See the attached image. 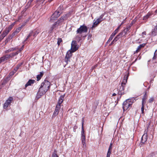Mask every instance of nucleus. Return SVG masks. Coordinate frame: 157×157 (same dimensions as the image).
I'll return each mask as SVG.
<instances>
[{"instance_id": "f257e3e1", "label": "nucleus", "mask_w": 157, "mask_h": 157, "mask_svg": "<svg viewBox=\"0 0 157 157\" xmlns=\"http://www.w3.org/2000/svg\"><path fill=\"white\" fill-rule=\"evenodd\" d=\"M50 82L47 80H44L41 84L37 93V95L40 96L44 94L49 88Z\"/></svg>"}, {"instance_id": "f03ea898", "label": "nucleus", "mask_w": 157, "mask_h": 157, "mask_svg": "<svg viewBox=\"0 0 157 157\" xmlns=\"http://www.w3.org/2000/svg\"><path fill=\"white\" fill-rule=\"evenodd\" d=\"M69 17V14H67L63 15L58 20L55 22L54 24L51 27L50 31H52V30L56 27V25L58 24L59 25L63 21L66 20Z\"/></svg>"}, {"instance_id": "7ed1b4c3", "label": "nucleus", "mask_w": 157, "mask_h": 157, "mask_svg": "<svg viewBox=\"0 0 157 157\" xmlns=\"http://www.w3.org/2000/svg\"><path fill=\"white\" fill-rule=\"evenodd\" d=\"M59 8L51 16L50 21L51 22H53L54 20L56 19L61 13V12L59 11Z\"/></svg>"}, {"instance_id": "20e7f679", "label": "nucleus", "mask_w": 157, "mask_h": 157, "mask_svg": "<svg viewBox=\"0 0 157 157\" xmlns=\"http://www.w3.org/2000/svg\"><path fill=\"white\" fill-rule=\"evenodd\" d=\"M131 100V99H128L124 102L123 106L124 111L127 110L132 105V102Z\"/></svg>"}, {"instance_id": "39448f33", "label": "nucleus", "mask_w": 157, "mask_h": 157, "mask_svg": "<svg viewBox=\"0 0 157 157\" xmlns=\"http://www.w3.org/2000/svg\"><path fill=\"white\" fill-rule=\"evenodd\" d=\"M88 29L85 25H81L79 28L77 29L76 32L77 34H81L82 33H86L87 32Z\"/></svg>"}, {"instance_id": "423d86ee", "label": "nucleus", "mask_w": 157, "mask_h": 157, "mask_svg": "<svg viewBox=\"0 0 157 157\" xmlns=\"http://www.w3.org/2000/svg\"><path fill=\"white\" fill-rule=\"evenodd\" d=\"M13 99L12 97H10L5 103L3 107L4 109H6L9 105H10Z\"/></svg>"}, {"instance_id": "0eeeda50", "label": "nucleus", "mask_w": 157, "mask_h": 157, "mask_svg": "<svg viewBox=\"0 0 157 157\" xmlns=\"http://www.w3.org/2000/svg\"><path fill=\"white\" fill-rule=\"evenodd\" d=\"M125 86L122 85L121 84V86L120 87L118 92V94L121 95H122L124 94V90Z\"/></svg>"}, {"instance_id": "6e6552de", "label": "nucleus", "mask_w": 157, "mask_h": 157, "mask_svg": "<svg viewBox=\"0 0 157 157\" xmlns=\"http://www.w3.org/2000/svg\"><path fill=\"white\" fill-rule=\"evenodd\" d=\"M146 94V92H145V93L144 94V96L143 97V98L142 99V106L141 108V110L142 111V113H144V103H145L146 101V98H145V96Z\"/></svg>"}, {"instance_id": "1a4fd4ad", "label": "nucleus", "mask_w": 157, "mask_h": 157, "mask_svg": "<svg viewBox=\"0 0 157 157\" xmlns=\"http://www.w3.org/2000/svg\"><path fill=\"white\" fill-rule=\"evenodd\" d=\"M147 140V132L145 133L142 136L141 138L142 143H145L146 142Z\"/></svg>"}, {"instance_id": "9d476101", "label": "nucleus", "mask_w": 157, "mask_h": 157, "mask_svg": "<svg viewBox=\"0 0 157 157\" xmlns=\"http://www.w3.org/2000/svg\"><path fill=\"white\" fill-rule=\"evenodd\" d=\"M24 26V25H21V27L17 28L16 30L13 33V35L15 36L17 35L21 31L22 27Z\"/></svg>"}, {"instance_id": "9b49d317", "label": "nucleus", "mask_w": 157, "mask_h": 157, "mask_svg": "<svg viewBox=\"0 0 157 157\" xmlns=\"http://www.w3.org/2000/svg\"><path fill=\"white\" fill-rule=\"evenodd\" d=\"M9 59L8 55H6L0 58V63L4 62Z\"/></svg>"}, {"instance_id": "f8f14e48", "label": "nucleus", "mask_w": 157, "mask_h": 157, "mask_svg": "<svg viewBox=\"0 0 157 157\" xmlns=\"http://www.w3.org/2000/svg\"><path fill=\"white\" fill-rule=\"evenodd\" d=\"M64 96L65 94L61 95L59 98L58 101V104L57 105H59V107H60V105L62 104L63 101Z\"/></svg>"}, {"instance_id": "ddd939ff", "label": "nucleus", "mask_w": 157, "mask_h": 157, "mask_svg": "<svg viewBox=\"0 0 157 157\" xmlns=\"http://www.w3.org/2000/svg\"><path fill=\"white\" fill-rule=\"evenodd\" d=\"M128 75H126L124 76L122 82L121 83V84L122 85H124V86H125V84L127 82V80L128 78Z\"/></svg>"}, {"instance_id": "4468645a", "label": "nucleus", "mask_w": 157, "mask_h": 157, "mask_svg": "<svg viewBox=\"0 0 157 157\" xmlns=\"http://www.w3.org/2000/svg\"><path fill=\"white\" fill-rule=\"evenodd\" d=\"M9 33L8 31L6 30L4 31L2 33L0 36V40H2Z\"/></svg>"}, {"instance_id": "2eb2a0df", "label": "nucleus", "mask_w": 157, "mask_h": 157, "mask_svg": "<svg viewBox=\"0 0 157 157\" xmlns=\"http://www.w3.org/2000/svg\"><path fill=\"white\" fill-rule=\"evenodd\" d=\"M60 107L59 106V105H57L56 108L55 110L53 113V115L54 116H56L59 113V110L60 109Z\"/></svg>"}, {"instance_id": "dca6fc26", "label": "nucleus", "mask_w": 157, "mask_h": 157, "mask_svg": "<svg viewBox=\"0 0 157 157\" xmlns=\"http://www.w3.org/2000/svg\"><path fill=\"white\" fill-rule=\"evenodd\" d=\"M102 21L101 20L98 18L94 22L93 25L92 26V28L94 27L98 26L99 23Z\"/></svg>"}, {"instance_id": "f3484780", "label": "nucleus", "mask_w": 157, "mask_h": 157, "mask_svg": "<svg viewBox=\"0 0 157 157\" xmlns=\"http://www.w3.org/2000/svg\"><path fill=\"white\" fill-rule=\"evenodd\" d=\"M35 80H34L30 79L25 85V88L29 86H31L32 84L34 83Z\"/></svg>"}, {"instance_id": "a211bd4d", "label": "nucleus", "mask_w": 157, "mask_h": 157, "mask_svg": "<svg viewBox=\"0 0 157 157\" xmlns=\"http://www.w3.org/2000/svg\"><path fill=\"white\" fill-rule=\"evenodd\" d=\"M78 48V47L76 46L71 45V49L70 50L71 52H73L76 51Z\"/></svg>"}, {"instance_id": "6ab92c4d", "label": "nucleus", "mask_w": 157, "mask_h": 157, "mask_svg": "<svg viewBox=\"0 0 157 157\" xmlns=\"http://www.w3.org/2000/svg\"><path fill=\"white\" fill-rule=\"evenodd\" d=\"M116 31H114V32L109 37L107 42H110V41H111L113 38L114 36L116 35V34L117 33L116 32Z\"/></svg>"}, {"instance_id": "aec40b11", "label": "nucleus", "mask_w": 157, "mask_h": 157, "mask_svg": "<svg viewBox=\"0 0 157 157\" xmlns=\"http://www.w3.org/2000/svg\"><path fill=\"white\" fill-rule=\"evenodd\" d=\"M72 53L71 52V50H69V51L67 52L65 58L70 59L72 56Z\"/></svg>"}, {"instance_id": "412c9836", "label": "nucleus", "mask_w": 157, "mask_h": 157, "mask_svg": "<svg viewBox=\"0 0 157 157\" xmlns=\"http://www.w3.org/2000/svg\"><path fill=\"white\" fill-rule=\"evenodd\" d=\"M44 74V72H40V73L39 75H38L36 77V78L37 79V81L39 80L42 77Z\"/></svg>"}, {"instance_id": "4be33fe9", "label": "nucleus", "mask_w": 157, "mask_h": 157, "mask_svg": "<svg viewBox=\"0 0 157 157\" xmlns=\"http://www.w3.org/2000/svg\"><path fill=\"white\" fill-rule=\"evenodd\" d=\"M15 24V22L14 23H13L11 25H10L8 27L7 29H6V30L7 31H8L9 32H10V31L11 30L12 28L13 27V26Z\"/></svg>"}, {"instance_id": "5701e85b", "label": "nucleus", "mask_w": 157, "mask_h": 157, "mask_svg": "<svg viewBox=\"0 0 157 157\" xmlns=\"http://www.w3.org/2000/svg\"><path fill=\"white\" fill-rule=\"evenodd\" d=\"M125 35V33L123 32V31L122 32L120 33L119 34L117 35L118 36H119L120 38L124 36Z\"/></svg>"}, {"instance_id": "b1692460", "label": "nucleus", "mask_w": 157, "mask_h": 157, "mask_svg": "<svg viewBox=\"0 0 157 157\" xmlns=\"http://www.w3.org/2000/svg\"><path fill=\"white\" fill-rule=\"evenodd\" d=\"M40 31L39 30H37L34 32H33V36L34 37L36 36L39 33Z\"/></svg>"}, {"instance_id": "393cba45", "label": "nucleus", "mask_w": 157, "mask_h": 157, "mask_svg": "<svg viewBox=\"0 0 157 157\" xmlns=\"http://www.w3.org/2000/svg\"><path fill=\"white\" fill-rule=\"evenodd\" d=\"M82 143L83 145V147L86 146V143H85V141H86V138H84V137L83 138H82Z\"/></svg>"}, {"instance_id": "a878e982", "label": "nucleus", "mask_w": 157, "mask_h": 157, "mask_svg": "<svg viewBox=\"0 0 157 157\" xmlns=\"http://www.w3.org/2000/svg\"><path fill=\"white\" fill-rule=\"evenodd\" d=\"M18 54V52H13L10 53L12 57L13 58L14 56H17Z\"/></svg>"}, {"instance_id": "bb28decb", "label": "nucleus", "mask_w": 157, "mask_h": 157, "mask_svg": "<svg viewBox=\"0 0 157 157\" xmlns=\"http://www.w3.org/2000/svg\"><path fill=\"white\" fill-rule=\"evenodd\" d=\"M130 29V27H129L124 29L123 31L126 34L129 31Z\"/></svg>"}, {"instance_id": "cd10ccee", "label": "nucleus", "mask_w": 157, "mask_h": 157, "mask_svg": "<svg viewBox=\"0 0 157 157\" xmlns=\"http://www.w3.org/2000/svg\"><path fill=\"white\" fill-rule=\"evenodd\" d=\"M21 65V64H18L17 65V67L15 68L13 70V71L15 72H16V71L18 70V69L19 68V67H20Z\"/></svg>"}, {"instance_id": "c85d7f7f", "label": "nucleus", "mask_w": 157, "mask_h": 157, "mask_svg": "<svg viewBox=\"0 0 157 157\" xmlns=\"http://www.w3.org/2000/svg\"><path fill=\"white\" fill-rule=\"evenodd\" d=\"M77 43L75 40H73L71 44V45L77 46Z\"/></svg>"}, {"instance_id": "c756f323", "label": "nucleus", "mask_w": 157, "mask_h": 157, "mask_svg": "<svg viewBox=\"0 0 157 157\" xmlns=\"http://www.w3.org/2000/svg\"><path fill=\"white\" fill-rule=\"evenodd\" d=\"M81 36H77L76 37V39L78 41H79L81 40Z\"/></svg>"}, {"instance_id": "7c9ffc66", "label": "nucleus", "mask_w": 157, "mask_h": 157, "mask_svg": "<svg viewBox=\"0 0 157 157\" xmlns=\"http://www.w3.org/2000/svg\"><path fill=\"white\" fill-rule=\"evenodd\" d=\"M82 132L81 133H84V131L83 128V119H82Z\"/></svg>"}, {"instance_id": "2f4dec72", "label": "nucleus", "mask_w": 157, "mask_h": 157, "mask_svg": "<svg viewBox=\"0 0 157 157\" xmlns=\"http://www.w3.org/2000/svg\"><path fill=\"white\" fill-rule=\"evenodd\" d=\"M157 57V49L155 51L154 53V56H153V59H154Z\"/></svg>"}, {"instance_id": "473e14b6", "label": "nucleus", "mask_w": 157, "mask_h": 157, "mask_svg": "<svg viewBox=\"0 0 157 157\" xmlns=\"http://www.w3.org/2000/svg\"><path fill=\"white\" fill-rule=\"evenodd\" d=\"M154 100V98L153 97H151L150 98L149 100V102L150 103L153 102Z\"/></svg>"}, {"instance_id": "72a5a7b5", "label": "nucleus", "mask_w": 157, "mask_h": 157, "mask_svg": "<svg viewBox=\"0 0 157 157\" xmlns=\"http://www.w3.org/2000/svg\"><path fill=\"white\" fill-rule=\"evenodd\" d=\"M104 16V14H102L101 15V16L99 17V18H98L99 19L101 20V21H102L103 19V17Z\"/></svg>"}, {"instance_id": "f704fd0d", "label": "nucleus", "mask_w": 157, "mask_h": 157, "mask_svg": "<svg viewBox=\"0 0 157 157\" xmlns=\"http://www.w3.org/2000/svg\"><path fill=\"white\" fill-rule=\"evenodd\" d=\"M120 37L118 36V35L114 38V39L113 40V41H114V42H116L119 39Z\"/></svg>"}, {"instance_id": "c9c22d12", "label": "nucleus", "mask_w": 157, "mask_h": 157, "mask_svg": "<svg viewBox=\"0 0 157 157\" xmlns=\"http://www.w3.org/2000/svg\"><path fill=\"white\" fill-rule=\"evenodd\" d=\"M14 35H13V33L11 35H9L8 37L7 38L9 40H11L13 37L14 36Z\"/></svg>"}, {"instance_id": "e433bc0d", "label": "nucleus", "mask_w": 157, "mask_h": 157, "mask_svg": "<svg viewBox=\"0 0 157 157\" xmlns=\"http://www.w3.org/2000/svg\"><path fill=\"white\" fill-rule=\"evenodd\" d=\"M62 41V39L61 38H58V39L57 44L58 45H59L60 43Z\"/></svg>"}, {"instance_id": "4c0bfd02", "label": "nucleus", "mask_w": 157, "mask_h": 157, "mask_svg": "<svg viewBox=\"0 0 157 157\" xmlns=\"http://www.w3.org/2000/svg\"><path fill=\"white\" fill-rule=\"evenodd\" d=\"M65 62L66 63V64H68V62H70L69 58H65Z\"/></svg>"}, {"instance_id": "58836bf2", "label": "nucleus", "mask_w": 157, "mask_h": 157, "mask_svg": "<svg viewBox=\"0 0 157 157\" xmlns=\"http://www.w3.org/2000/svg\"><path fill=\"white\" fill-rule=\"evenodd\" d=\"M112 144L111 143L110 144V145L109 147V149H108V151H112Z\"/></svg>"}, {"instance_id": "ea45409f", "label": "nucleus", "mask_w": 157, "mask_h": 157, "mask_svg": "<svg viewBox=\"0 0 157 157\" xmlns=\"http://www.w3.org/2000/svg\"><path fill=\"white\" fill-rule=\"evenodd\" d=\"M52 157H59L56 152H54L52 154Z\"/></svg>"}, {"instance_id": "a19ab883", "label": "nucleus", "mask_w": 157, "mask_h": 157, "mask_svg": "<svg viewBox=\"0 0 157 157\" xmlns=\"http://www.w3.org/2000/svg\"><path fill=\"white\" fill-rule=\"evenodd\" d=\"M12 51H13L15 50H16L18 49V48L17 47L12 48H11Z\"/></svg>"}, {"instance_id": "79ce46f5", "label": "nucleus", "mask_w": 157, "mask_h": 157, "mask_svg": "<svg viewBox=\"0 0 157 157\" xmlns=\"http://www.w3.org/2000/svg\"><path fill=\"white\" fill-rule=\"evenodd\" d=\"M111 153V151H108L107 154V157H110V155Z\"/></svg>"}, {"instance_id": "37998d69", "label": "nucleus", "mask_w": 157, "mask_h": 157, "mask_svg": "<svg viewBox=\"0 0 157 157\" xmlns=\"http://www.w3.org/2000/svg\"><path fill=\"white\" fill-rule=\"evenodd\" d=\"M12 51H11V48H10L9 49L7 50H6L5 52V53H9L10 52H11Z\"/></svg>"}, {"instance_id": "c03bdc74", "label": "nucleus", "mask_w": 157, "mask_h": 157, "mask_svg": "<svg viewBox=\"0 0 157 157\" xmlns=\"http://www.w3.org/2000/svg\"><path fill=\"white\" fill-rule=\"evenodd\" d=\"M81 135H82L81 139L83 138V137H84V138H86L85 136V134H84V133H81Z\"/></svg>"}, {"instance_id": "a18cd8bd", "label": "nucleus", "mask_w": 157, "mask_h": 157, "mask_svg": "<svg viewBox=\"0 0 157 157\" xmlns=\"http://www.w3.org/2000/svg\"><path fill=\"white\" fill-rule=\"evenodd\" d=\"M121 26V25H120L115 30V31H116L117 33H118V32L119 31V29L120 28V26Z\"/></svg>"}, {"instance_id": "49530a36", "label": "nucleus", "mask_w": 157, "mask_h": 157, "mask_svg": "<svg viewBox=\"0 0 157 157\" xmlns=\"http://www.w3.org/2000/svg\"><path fill=\"white\" fill-rule=\"evenodd\" d=\"M16 72H14V71L13 70V71L11 72L10 73V75L11 76H13L14 74Z\"/></svg>"}, {"instance_id": "de8ad7c7", "label": "nucleus", "mask_w": 157, "mask_h": 157, "mask_svg": "<svg viewBox=\"0 0 157 157\" xmlns=\"http://www.w3.org/2000/svg\"><path fill=\"white\" fill-rule=\"evenodd\" d=\"M23 48H21L20 49H18L17 50H18L17 52H18V53L20 52H21L23 50Z\"/></svg>"}, {"instance_id": "09e8293b", "label": "nucleus", "mask_w": 157, "mask_h": 157, "mask_svg": "<svg viewBox=\"0 0 157 157\" xmlns=\"http://www.w3.org/2000/svg\"><path fill=\"white\" fill-rule=\"evenodd\" d=\"M33 31H31V32H30V33H29V34L28 35V36L30 37V36H32V35H33Z\"/></svg>"}, {"instance_id": "8fccbe9b", "label": "nucleus", "mask_w": 157, "mask_h": 157, "mask_svg": "<svg viewBox=\"0 0 157 157\" xmlns=\"http://www.w3.org/2000/svg\"><path fill=\"white\" fill-rule=\"evenodd\" d=\"M145 44H140V46L141 48H142L145 46Z\"/></svg>"}, {"instance_id": "3c124183", "label": "nucleus", "mask_w": 157, "mask_h": 157, "mask_svg": "<svg viewBox=\"0 0 157 157\" xmlns=\"http://www.w3.org/2000/svg\"><path fill=\"white\" fill-rule=\"evenodd\" d=\"M155 156L154 153H151V154L150 155V157H151V156L153 157V156Z\"/></svg>"}, {"instance_id": "603ef678", "label": "nucleus", "mask_w": 157, "mask_h": 157, "mask_svg": "<svg viewBox=\"0 0 157 157\" xmlns=\"http://www.w3.org/2000/svg\"><path fill=\"white\" fill-rule=\"evenodd\" d=\"M10 40L7 38L5 41V44H6Z\"/></svg>"}, {"instance_id": "864d4df0", "label": "nucleus", "mask_w": 157, "mask_h": 157, "mask_svg": "<svg viewBox=\"0 0 157 157\" xmlns=\"http://www.w3.org/2000/svg\"><path fill=\"white\" fill-rule=\"evenodd\" d=\"M8 56V57H9V59L10 58H12V57L11 56V55L10 54H7Z\"/></svg>"}, {"instance_id": "5fc2aeb1", "label": "nucleus", "mask_w": 157, "mask_h": 157, "mask_svg": "<svg viewBox=\"0 0 157 157\" xmlns=\"http://www.w3.org/2000/svg\"><path fill=\"white\" fill-rule=\"evenodd\" d=\"M139 50H138L137 49L136 51L134 52V54H135V53H137V52H139Z\"/></svg>"}, {"instance_id": "6e6d98bb", "label": "nucleus", "mask_w": 157, "mask_h": 157, "mask_svg": "<svg viewBox=\"0 0 157 157\" xmlns=\"http://www.w3.org/2000/svg\"><path fill=\"white\" fill-rule=\"evenodd\" d=\"M141 48L139 45V46H138L137 49L138 50H139V51H140V50Z\"/></svg>"}, {"instance_id": "4d7b16f0", "label": "nucleus", "mask_w": 157, "mask_h": 157, "mask_svg": "<svg viewBox=\"0 0 157 157\" xmlns=\"http://www.w3.org/2000/svg\"><path fill=\"white\" fill-rule=\"evenodd\" d=\"M33 0H30L29 2H28V3H30V4H31L32 2L33 1Z\"/></svg>"}, {"instance_id": "13d9d810", "label": "nucleus", "mask_w": 157, "mask_h": 157, "mask_svg": "<svg viewBox=\"0 0 157 157\" xmlns=\"http://www.w3.org/2000/svg\"><path fill=\"white\" fill-rule=\"evenodd\" d=\"M29 37L28 36L27 37H26V39H25V41H26L29 38Z\"/></svg>"}, {"instance_id": "bf43d9fd", "label": "nucleus", "mask_w": 157, "mask_h": 157, "mask_svg": "<svg viewBox=\"0 0 157 157\" xmlns=\"http://www.w3.org/2000/svg\"><path fill=\"white\" fill-rule=\"evenodd\" d=\"M147 18V15L146 16H145L144 17V19H146Z\"/></svg>"}, {"instance_id": "052dcab7", "label": "nucleus", "mask_w": 157, "mask_h": 157, "mask_svg": "<svg viewBox=\"0 0 157 157\" xmlns=\"http://www.w3.org/2000/svg\"><path fill=\"white\" fill-rule=\"evenodd\" d=\"M116 95V94L114 93H113L112 94V96H115Z\"/></svg>"}, {"instance_id": "680f3d73", "label": "nucleus", "mask_w": 157, "mask_h": 157, "mask_svg": "<svg viewBox=\"0 0 157 157\" xmlns=\"http://www.w3.org/2000/svg\"><path fill=\"white\" fill-rule=\"evenodd\" d=\"M114 41H113V40L111 42V43L110 44V45H112V44H113L114 43Z\"/></svg>"}, {"instance_id": "e2e57ef3", "label": "nucleus", "mask_w": 157, "mask_h": 157, "mask_svg": "<svg viewBox=\"0 0 157 157\" xmlns=\"http://www.w3.org/2000/svg\"><path fill=\"white\" fill-rule=\"evenodd\" d=\"M5 82H6L5 81V82H4V81H3V82H2V85H3L4 84H5Z\"/></svg>"}, {"instance_id": "0e129e2a", "label": "nucleus", "mask_w": 157, "mask_h": 157, "mask_svg": "<svg viewBox=\"0 0 157 157\" xmlns=\"http://www.w3.org/2000/svg\"><path fill=\"white\" fill-rule=\"evenodd\" d=\"M40 0H37L36 1V3H38V2H39L40 1Z\"/></svg>"}, {"instance_id": "69168bd1", "label": "nucleus", "mask_w": 157, "mask_h": 157, "mask_svg": "<svg viewBox=\"0 0 157 157\" xmlns=\"http://www.w3.org/2000/svg\"><path fill=\"white\" fill-rule=\"evenodd\" d=\"M143 34H144L145 35H146V32H144L143 33Z\"/></svg>"}, {"instance_id": "338daca9", "label": "nucleus", "mask_w": 157, "mask_h": 157, "mask_svg": "<svg viewBox=\"0 0 157 157\" xmlns=\"http://www.w3.org/2000/svg\"><path fill=\"white\" fill-rule=\"evenodd\" d=\"M153 81V80H151L150 82V83H151V82H152V81Z\"/></svg>"}, {"instance_id": "774afa93", "label": "nucleus", "mask_w": 157, "mask_h": 157, "mask_svg": "<svg viewBox=\"0 0 157 157\" xmlns=\"http://www.w3.org/2000/svg\"><path fill=\"white\" fill-rule=\"evenodd\" d=\"M53 0H48V2H51V1H52Z\"/></svg>"}]
</instances>
